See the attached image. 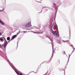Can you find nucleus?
<instances>
[{"label": "nucleus", "mask_w": 75, "mask_h": 75, "mask_svg": "<svg viewBox=\"0 0 75 75\" xmlns=\"http://www.w3.org/2000/svg\"><path fill=\"white\" fill-rule=\"evenodd\" d=\"M53 25H54V27H56L58 29V27L57 26V25L55 24V23H54V24H53Z\"/></svg>", "instance_id": "nucleus-5"}, {"label": "nucleus", "mask_w": 75, "mask_h": 75, "mask_svg": "<svg viewBox=\"0 0 75 75\" xmlns=\"http://www.w3.org/2000/svg\"><path fill=\"white\" fill-rule=\"evenodd\" d=\"M4 40V48H5L6 47V45H7V41L6 40L5 38L4 37H2L0 38V41L1 42H3Z\"/></svg>", "instance_id": "nucleus-1"}, {"label": "nucleus", "mask_w": 75, "mask_h": 75, "mask_svg": "<svg viewBox=\"0 0 75 75\" xmlns=\"http://www.w3.org/2000/svg\"><path fill=\"white\" fill-rule=\"evenodd\" d=\"M34 33H36V34H38V33H36V32H34Z\"/></svg>", "instance_id": "nucleus-14"}, {"label": "nucleus", "mask_w": 75, "mask_h": 75, "mask_svg": "<svg viewBox=\"0 0 75 75\" xmlns=\"http://www.w3.org/2000/svg\"><path fill=\"white\" fill-rule=\"evenodd\" d=\"M23 33H27V31H23Z\"/></svg>", "instance_id": "nucleus-13"}, {"label": "nucleus", "mask_w": 75, "mask_h": 75, "mask_svg": "<svg viewBox=\"0 0 75 75\" xmlns=\"http://www.w3.org/2000/svg\"><path fill=\"white\" fill-rule=\"evenodd\" d=\"M1 23L2 25H4V23L3 22H2V21L1 22Z\"/></svg>", "instance_id": "nucleus-8"}, {"label": "nucleus", "mask_w": 75, "mask_h": 75, "mask_svg": "<svg viewBox=\"0 0 75 75\" xmlns=\"http://www.w3.org/2000/svg\"><path fill=\"white\" fill-rule=\"evenodd\" d=\"M1 20L0 19V23H1Z\"/></svg>", "instance_id": "nucleus-17"}, {"label": "nucleus", "mask_w": 75, "mask_h": 75, "mask_svg": "<svg viewBox=\"0 0 75 75\" xmlns=\"http://www.w3.org/2000/svg\"><path fill=\"white\" fill-rule=\"evenodd\" d=\"M17 35H16L13 36H12V39H14V38H16V37H17Z\"/></svg>", "instance_id": "nucleus-4"}, {"label": "nucleus", "mask_w": 75, "mask_h": 75, "mask_svg": "<svg viewBox=\"0 0 75 75\" xmlns=\"http://www.w3.org/2000/svg\"><path fill=\"white\" fill-rule=\"evenodd\" d=\"M69 57H70V55L69 56Z\"/></svg>", "instance_id": "nucleus-21"}, {"label": "nucleus", "mask_w": 75, "mask_h": 75, "mask_svg": "<svg viewBox=\"0 0 75 75\" xmlns=\"http://www.w3.org/2000/svg\"><path fill=\"white\" fill-rule=\"evenodd\" d=\"M10 38L9 37H7V40H8V41H9V40H10Z\"/></svg>", "instance_id": "nucleus-7"}, {"label": "nucleus", "mask_w": 75, "mask_h": 75, "mask_svg": "<svg viewBox=\"0 0 75 75\" xmlns=\"http://www.w3.org/2000/svg\"><path fill=\"white\" fill-rule=\"evenodd\" d=\"M57 31H53L52 32V33L53 34H57Z\"/></svg>", "instance_id": "nucleus-6"}, {"label": "nucleus", "mask_w": 75, "mask_h": 75, "mask_svg": "<svg viewBox=\"0 0 75 75\" xmlns=\"http://www.w3.org/2000/svg\"><path fill=\"white\" fill-rule=\"evenodd\" d=\"M11 40H12V39Z\"/></svg>", "instance_id": "nucleus-20"}, {"label": "nucleus", "mask_w": 75, "mask_h": 75, "mask_svg": "<svg viewBox=\"0 0 75 75\" xmlns=\"http://www.w3.org/2000/svg\"><path fill=\"white\" fill-rule=\"evenodd\" d=\"M31 26V22H29L27 23L25 25V27L27 28L28 27H30Z\"/></svg>", "instance_id": "nucleus-2"}, {"label": "nucleus", "mask_w": 75, "mask_h": 75, "mask_svg": "<svg viewBox=\"0 0 75 75\" xmlns=\"http://www.w3.org/2000/svg\"><path fill=\"white\" fill-rule=\"evenodd\" d=\"M63 42H67V41H65L64 40H63Z\"/></svg>", "instance_id": "nucleus-12"}, {"label": "nucleus", "mask_w": 75, "mask_h": 75, "mask_svg": "<svg viewBox=\"0 0 75 75\" xmlns=\"http://www.w3.org/2000/svg\"><path fill=\"white\" fill-rule=\"evenodd\" d=\"M58 29H57V32L56 33V36L57 37H59V35L58 34Z\"/></svg>", "instance_id": "nucleus-3"}, {"label": "nucleus", "mask_w": 75, "mask_h": 75, "mask_svg": "<svg viewBox=\"0 0 75 75\" xmlns=\"http://www.w3.org/2000/svg\"><path fill=\"white\" fill-rule=\"evenodd\" d=\"M2 33H0V36H1V35H2Z\"/></svg>", "instance_id": "nucleus-11"}, {"label": "nucleus", "mask_w": 75, "mask_h": 75, "mask_svg": "<svg viewBox=\"0 0 75 75\" xmlns=\"http://www.w3.org/2000/svg\"><path fill=\"white\" fill-rule=\"evenodd\" d=\"M20 30H19V32H18V33H17V35H18V34H20Z\"/></svg>", "instance_id": "nucleus-9"}, {"label": "nucleus", "mask_w": 75, "mask_h": 75, "mask_svg": "<svg viewBox=\"0 0 75 75\" xmlns=\"http://www.w3.org/2000/svg\"><path fill=\"white\" fill-rule=\"evenodd\" d=\"M21 33H23V32H21Z\"/></svg>", "instance_id": "nucleus-18"}, {"label": "nucleus", "mask_w": 75, "mask_h": 75, "mask_svg": "<svg viewBox=\"0 0 75 75\" xmlns=\"http://www.w3.org/2000/svg\"><path fill=\"white\" fill-rule=\"evenodd\" d=\"M63 54H65V52L64 51L63 52Z\"/></svg>", "instance_id": "nucleus-10"}, {"label": "nucleus", "mask_w": 75, "mask_h": 75, "mask_svg": "<svg viewBox=\"0 0 75 75\" xmlns=\"http://www.w3.org/2000/svg\"><path fill=\"white\" fill-rule=\"evenodd\" d=\"M0 45H1L0 44Z\"/></svg>", "instance_id": "nucleus-19"}, {"label": "nucleus", "mask_w": 75, "mask_h": 75, "mask_svg": "<svg viewBox=\"0 0 75 75\" xmlns=\"http://www.w3.org/2000/svg\"><path fill=\"white\" fill-rule=\"evenodd\" d=\"M3 11L2 10H0V11Z\"/></svg>", "instance_id": "nucleus-16"}, {"label": "nucleus", "mask_w": 75, "mask_h": 75, "mask_svg": "<svg viewBox=\"0 0 75 75\" xmlns=\"http://www.w3.org/2000/svg\"><path fill=\"white\" fill-rule=\"evenodd\" d=\"M15 72H16V73L17 72V71H16V70H15Z\"/></svg>", "instance_id": "nucleus-15"}]
</instances>
